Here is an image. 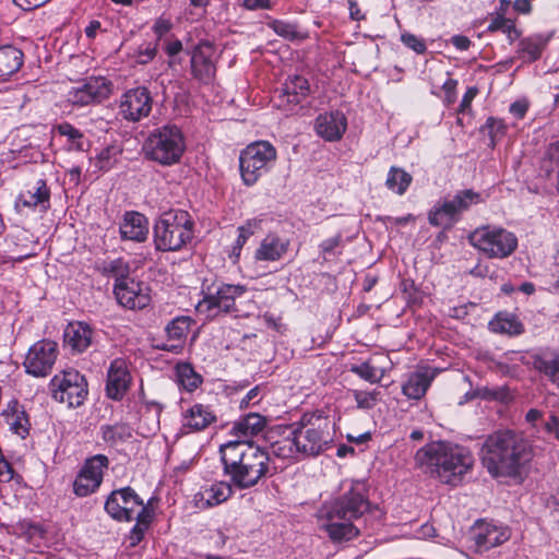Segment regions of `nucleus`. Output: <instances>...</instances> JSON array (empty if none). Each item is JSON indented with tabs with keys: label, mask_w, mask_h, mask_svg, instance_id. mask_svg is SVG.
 Wrapping results in <instances>:
<instances>
[{
	"label": "nucleus",
	"mask_w": 559,
	"mask_h": 559,
	"mask_svg": "<svg viewBox=\"0 0 559 559\" xmlns=\"http://www.w3.org/2000/svg\"><path fill=\"white\" fill-rule=\"evenodd\" d=\"M370 510L368 490L362 481H354L350 488L335 500L324 503L317 512L318 526L334 543L348 542L360 534L354 524Z\"/></svg>",
	"instance_id": "1"
},
{
	"label": "nucleus",
	"mask_w": 559,
	"mask_h": 559,
	"mask_svg": "<svg viewBox=\"0 0 559 559\" xmlns=\"http://www.w3.org/2000/svg\"><path fill=\"white\" fill-rule=\"evenodd\" d=\"M219 454L224 475L238 489L254 487L270 473V453L253 441H228Z\"/></svg>",
	"instance_id": "2"
},
{
	"label": "nucleus",
	"mask_w": 559,
	"mask_h": 559,
	"mask_svg": "<svg viewBox=\"0 0 559 559\" xmlns=\"http://www.w3.org/2000/svg\"><path fill=\"white\" fill-rule=\"evenodd\" d=\"M414 461L425 473L452 486H456L473 466V457L466 449L443 441L424 445Z\"/></svg>",
	"instance_id": "3"
},
{
	"label": "nucleus",
	"mask_w": 559,
	"mask_h": 559,
	"mask_svg": "<svg viewBox=\"0 0 559 559\" xmlns=\"http://www.w3.org/2000/svg\"><path fill=\"white\" fill-rule=\"evenodd\" d=\"M532 457V445L521 433L504 429L491 436V476L521 484Z\"/></svg>",
	"instance_id": "4"
},
{
	"label": "nucleus",
	"mask_w": 559,
	"mask_h": 559,
	"mask_svg": "<svg viewBox=\"0 0 559 559\" xmlns=\"http://www.w3.org/2000/svg\"><path fill=\"white\" fill-rule=\"evenodd\" d=\"M301 447L302 456H317L328 450L334 440L335 424L322 409L306 412L290 424Z\"/></svg>",
	"instance_id": "5"
},
{
	"label": "nucleus",
	"mask_w": 559,
	"mask_h": 559,
	"mask_svg": "<svg viewBox=\"0 0 559 559\" xmlns=\"http://www.w3.org/2000/svg\"><path fill=\"white\" fill-rule=\"evenodd\" d=\"M194 236V221L183 210H169L154 225V243L158 251H178Z\"/></svg>",
	"instance_id": "6"
},
{
	"label": "nucleus",
	"mask_w": 559,
	"mask_h": 559,
	"mask_svg": "<svg viewBox=\"0 0 559 559\" xmlns=\"http://www.w3.org/2000/svg\"><path fill=\"white\" fill-rule=\"evenodd\" d=\"M186 151V139L180 128L165 124L154 129L143 144L145 158L162 166L180 162Z\"/></svg>",
	"instance_id": "7"
},
{
	"label": "nucleus",
	"mask_w": 559,
	"mask_h": 559,
	"mask_svg": "<svg viewBox=\"0 0 559 559\" xmlns=\"http://www.w3.org/2000/svg\"><path fill=\"white\" fill-rule=\"evenodd\" d=\"M247 287L227 284L222 281L204 280L201 287L203 298L198 304V310L205 313L207 319L237 311L236 299L243 296Z\"/></svg>",
	"instance_id": "8"
},
{
	"label": "nucleus",
	"mask_w": 559,
	"mask_h": 559,
	"mask_svg": "<svg viewBox=\"0 0 559 559\" xmlns=\"http://www.w3.org/2000/svg\"><path fill=\"white\" fill-rule=\"evenodd\" d=\"M276 148L267 141H255L247 145L239 155L242 182L250 187L267 174L276 162Z\"/></svg>",
	"instance_id": "9"
},
{
	"label": "nucleus",
	"mask_w": 559,
	"mask_h": 559,
	"mask_svg": "<svg viewBox=\"0 0 559 559\" xmlns=\"http://www.w3.org/2000/svg\"><path fill=\"white\" fill-rule=\"evenodd\" d=\"M480 202V195L471 189L459 191L453 197L439 201L429 212L428 221L432 226L451 228L460 221L463 212Z\"/></svg>",
	"instance_id": "10"
},
{
	"label": "nucleus",
	"mask_w": 559,
	"mask_h": 559,
	"mask_svg": "<svg viewBox=\"0 0 559 559\" xmlns=\"http://www.w3.org/2000/svg\"><path fill=\"white\" fill-rule=\"evenodd\" d=\"M51 397L69 407H79L86 400L88 389L83 374L75 369L63 370L55 374L48 384Z\"/></svg>",
	"instance_id": "11"
},
{
	"label": "nucleus",
	"mask_w": 559,
	"mask_h": 559,
	"mask_svg": "<svg viewBox=\"0 0 559 559\" xmlns=\"http://www.w3.org/2000/svg\"><path fill=\"white\" fill-rule=\"evenodd\" d=\"M105 511L119 522H131L138 513L151 512L143 499L129 486L110 492L105 501Z\"/></svg>",
	"instance_id": "12"
},
{
	"label": "nucleus",
	"mask_w": 559,
	"mask_h": 559,
	"mask_svg": "<svg viewBox=\"0 0 559 559\" xmlns=\"http://www.w3.org/2000/svg\"><path fill=\"white\" fill-rule=\"evenodd\" d=\"M59 356L58 343L51 340L35 342L27 350L23 367L25 372L35 378L49 376Z\"/></svg>",
	"instance_id": "13"
},
{
	"label": "nucleus",
	"mask_w": 559,
	"mask_h": 559,
	"mask_svg": "<svg viewBox=\"0 0 559 559\" xmlns=\"http://www.w3.org/2000/svg\"><path fill=\"white\" fill-rule=\"evenodd\" d=\"M112 84L104 76H90L78 86L72 87L67 95L70 104L78 107L102 103L111 94Z\"/></svg>",
	"instance_id": "14"
},
{
	"label": "nucleus",
	"mask_w": 559,
	"mask_h": 559,
	"mask_svg": "<svg viewBox=\"0 0 559 559\" xmlns=\"http://www.w3.org/2000/svg\"><path fill=\"white\" fill-rule=\"evenodd\" d=\"M114 294L118 304L130 310L144 309L152 300L148 285L133 277L115 283Z\"/></svg>",
	"instance_id": "15"
},
{
	"label": "nucleus",
	"mask_w": 559,
	"mask_h": 559,
	"mask_svg": "<svg viewBox=\"0 0 559 559\" xmlns=\"http://www.w3.org/2000/svg\"><path fill=\"white\" fill-rule=\"evenodd\" d=\"M152 106L151 92L144 86H139L127 91L121 96L119 114L128 121L138 122L148 117Z\"/></svg>",
	"instance_id": "16"
},
{
	"label": "nucleus",
	"mask_w": 559,
	"mask_h": 559,
	"mask_svg": "<svg viewBox=\"0 0 559 559\" xmlns=\"http://www.w3.org/2000/svg\"><path fill=\"white\" fill-rule=\"evenodd\" d=\"M217 51L215 45L201 40L191 51V73L201 82L209 83L216 73Z\"/></svg>",
	"instance_id": "17"
},
{
	"label": "nucleus",
	"mask_w": 559,
	"mask_h": 559,
	"mask_svg": "<svg viewBox=\"0 0 559 559\" xmlns=\"http://www.w3.org/2000/svg\"><path fill=\"white\" fill-rule=\"evenodd\" d=\"M310 85L301 75L288 76L277 91V106L284 110H293L309 95Z\"/></svg>",
	"instance_id": "18"
},
{
	"label": "nucleus",
	"mask_w": 559,
	"mask_h": 559,
	"mask_svg": "<svg viewBox=\"0 0 559 559\" xmlns=\"http://www.w3.org/2000/svg\"><path fill=\"white\" fill-rule=\"evenodd\" d=\"M50 189L45 179H38L21 191L15 200V207L47 212L50 209Z\"/></svg>",
	"instance_id": "19"
},
{
	"label": "nucleus",
	"mask_w": 559,
	"mask_h": 559,
	"mask_svg": "<svg viewBox=\"0 0 559 559\" xmlns=\"http://www.w3.org/2000/svg\"><path fill=\"white\" fill-rule=\"evenodd\" d=\"M131 376L127 361L116 358L110 362L107 371L106 392L111 400L119 401L129 390Z\"/></svg>",
	"instance_id": "20"
},
{
	"label": "nucleus",
	"mask_w": 559,
	"mask_h": 559,
	"mask_svg": "<svg viewBox=\"0 0 559 559\" xmlns=\"http://www.w3.org/2000/svg\"><path fill=\"white\" fill-rule=\"evenodd\" d=\"M346 129L347 119L338 110L320 114L314 121L317 134L329 142L341 140Z\"/></svg>",
	"instance_id": "21"
},
{
	"label": "nucleus",
	"mask_w": 559,
	"mask_h": 559,
	"mask_svg": "<svg viewBox=\"0 0 559 559\" xmlns=\"http://www.w3.org/2000/svg\"><path fill=\"white\" fill-rule=\"evenodd\" d=\"M233 486L230 481H216L202 487L193 496L194 506L198 509L206 510L227 501L234 493Z\"/></svg>",
	"instance_id": "22"
},
{
	"label": "nucleus",
	"mask_w": 559,
	"mask_h": 559,
	"mask_svg": "<svg viewBox=\"0 0 559 559\" xmlns=\"http://www.w3.org/2000/svg\"><path fill=\"white\" fill-rule=\"evenodd\" d=\"M4 423L14 435L26 438L29 433L31 421L24 406L17 401H10L1 412Z\"/></svg>",
	"instance_id": "23"
},
{
	"label": "nucleus",
	"mask_w": 559,
	"mask_h": 559,
	"mask_svg": "<svg viewBox=\"0 0 559 559\" xmlns=\"http://www.w3.org/2000/svg\"><path fill=\"white\" fill-rule=\"evenodd\" d=\"M289 240L276 234L266 235L254 252L257 261L274 262L281 260L288 251Z\"/></svg>",
	"instance_id": "24"
},
{
	"label": "nucleus",
	"mask_w": 559,
	"mask_h": 559,
	"mask_svg": "<svg viewBox=\"0 0 559 559\" xmlns=\"http://www.w3.org/2000/svg\"><path fill=\"white\" fill-rule=\"evenodd\" d=\"M120 235L124 240L142 242L148 235V221L139 212H127L120 225Z\"/></svg>",
	"instance_id": "25"
},
{
	"label": "nucleus",
	"mask_w": 559,
	"mask_h": 559,
	"mask_svg": "<svg viewBox=\"0 0 559 559\" xmlns=\"http://www.w3.org/2000/svg\"><path fill=\"white\" fill-rule=\"evenodd\" d=\"M266 423V417L259 413H249L234 423L230 435L238 440L251 441L250 439L264 430Z\"/></svg>",
	"instance_id": "26"
},
{
	"label": "nucleus",
	"mask_w": 559,
	"mask_h": 559,
	"mask_svg": "<svg viewBox=\"0 0 559 559\" xmlns=\"http://www.w3.org/2000/svg\"><path fill=\"white\" fill-rule=\"evenodd\" d=\"M193 323L194 321L188 316L174 318L165 328L168 342L174 343L165 344L162 348L168 352H177L182 348Z\"/></svg>",
	"instance_id": "27"
},
{
	"label": "nucleus",
	"mask_w": 559,
	"mask_h": 559,
	"mask_svg": "<svg viewBox=\"0 0 559 559\" xmlns=\"http://www.w3.org/2000/svg\"><path fill=\"white\" fill-rule=\"evenodd\" d=\"M93 330L85 322H71L64 331V343L73 352L83 353L92 344Z\"/></svg>",
	"instance_id": "28"
},
{
	"label": "nucleus",
	"mask_w": 559,
	"mask_h": 559,
	"mask_svg": "<svg viewBox=\"0 0 559 559\" xmlns=\"http://www.w3.org/2000/svg\"><path fill=\"white\" fill-rule=\"evenodd\" d=\"M24 55L12 45L0 46V82H5L23 66Z\"/></svg>",
	"instance_id": "29"
},
{
	"label": "nucleus",
	"mask_w": 559,
	"mask_h": 559,
	"mask_svg": "<svg viewBox=\"0 0 559 559\" xmlns=\"http://www.w3.org/2000/svg\"><path fill=\"white\" fill-rule=\"evenodd\" d=\"M216 420L212 411L202 404H194L182 418V426L193 431H201Z\"/></svg>",
	"instance_id": "30"
},
{
	"label": "nucleus",
	"mask_w": 559,
	"mask_h": 559,
	"mask_svg": "<svg viewBox=\"0 0 559 559\" xmlns=\"http://www.w3.org/2000/svg\"><path fill=\"white\" fill-rule=\"evenodd\" d=\"M518 248L516 236L503 228L491 230V258H506Z\"/></svg>",
	"instance_id": "31"
},
{
	"label": "nucleus",
	"mask_w": 559,
	"mask_h": 559,
	"mask_svg": "<svg viewBox=\"0 0 559 559\" xmlns=\"http://www.w3.org/2000/svg\"><path fill=\"white\" fill-rule=\"evenodd\" d=\"M287 436L274 441L271 444L272 453L285 460H298L301 454V447L298 442L296 435L293 433V428L289 425L287 427Z\"/></svg>",
	"instance_id": "32"
},
{
	"label": "nucleus",
	"mask_w": 559,
	"mask_h": 559,
	"mask_svg": "<svg viewBox=\"0 0 559 559\" xmlns=\"http://www.w3.org/2000/svg\"><path fill=\"white\" fill-rule=\"evenodd\" d=\"M491 331L508 336H518L524 332V325L514 313L500 311L491 319Z\"/></svg>",
	"instance_id": "33"
},
{
	"label": "nucleus",
	"mask_w": 559,
	"mask_h": 559,
	"mask_svg": "<svg viewBox=\"0 0 559 559\" xmlns=\"http://www.w3.org/2000/svg\"><path fill=\"white\" fill-rule=\"evenodd\" d=\"M432 381V376L426 372H413L406 382L402 385V393L411 400H420L425 396Z\"/></svg>",
	"instance_id": "34"
},
{
	"label": "nucleus",
	"mask_w": 559,
	"mask_h": 559,
	"mask_svg": "<svg viewBox=\"0 0 559 559\" xmlns=\"http://www.w3.org/2000/svg\"><path fill=\"white\" fill-rule=\"evenodd\" d=\"M550 38L551 34H534L525 37L519 44L520 51L527 61H535L540 58Z\"/></svg>",
	"instance_id": "35"
},
{
	"label": "nucleus",
	"mask_w": 559,
	"mask_h": 559,
	"mask_svg": "<svg viewBox=\"0 0 559 559\" xmlns=\"http://www.w3.org/2000/svg\"><path fill=\"white\" fill-rule=\"evenodd\" d=\"M534 367L545 379L559 389V354L536 357Z\"/></svg>",
	"instance_id": "36"
},
{
	"label": "nucleus",
	"mask_w": 559,
	"mask_h": 559,
	"mask_svg": "<svg viewBox=\"0 0 559 559\" xmlns=\"http://www.w3.org/2000/svg\"><path fill=\"white\" fill-rule=\"evenodd\" d=\"M178 383L188 392L198 389L203 378L198 373L190 362H178L175 367Z\"/></svg>",
	"instance_id": "37"
},
{
	"label": "nucleus",
	"mask_w": 559,
	"mask_h": 559,
	"mask_svg": "<svg viewBox=\"0 0 559 559\" xmlns=\"http://www.w3.org/2000/svg\"><path fill=\"white\" fill-rule=\"evenodd\" d=\"M97 270L105 276H111L115 278V283L124 282L131 276L130 265L122 258L114 260H104L97 265Z\"/></svg>",
	"instance_id": "38"
},
{
	"label": "nucleus",
	"mask_w": 559,
	"mask_h": 559,
	"mask_svg": "<svg viewBox=\"0 0 559 559\" xmlns=\"http://www.w3.org/2000/svg\"><path fill=\"white\" fill-rule=\"evenodd\" d=\"M59 135L67 139L69 150L85 151L88 142L84 134L69 122H61L55 127Z\"/></svg>",
	"instance_id": "39"
},
{
	"label": "nucleus",
	"mask_w": 559,
	"mask_h": 559,
	"mask_svg": "<svg viewBox=\"0 0 559 559\" xmlns=\"http://www.w3.org/2000/svg\"><path fill=\"white\" fill-rule=\"evenodd\" d=\"M412 176L404 169L392 166L388 173L385 186L394 193L402 195L412 183Z\"/></svg>",
	"instance_id": "40"
},
{
	"label": "nucleus",
	"mask_w": 559,
	"mask_h": 559,
	"mask_svg": "<svg viewBox=\"0 0 559 559\" xmlns=\"http://www.w3.org/2000/svg\"><path fill=\"white\" fill-rule=\"evenodd\" d=\"M109 460L104 454H96L87 459L80 473L90 476L97 485L103 481L104 471L108 468Z\"/></svg>",
	"instance_id": "41"
},
{
	"label": "nucleus",
	"mask_w": 559,
	"mask_h": 559,
	"mask_svg": "<svg viewBox=\"0 0 559 559\" xmlns=\"http://www.w3.org/2000/svg\"><path fill=\"white\" fill-rule=\"evenodd\" d=\"M349 371L371 384L379 383L385 376V369L376 367L371 360L352 365Z\"/></svg>",
	"instance_id": "42"
},
{
	"label": "nucleus",
	"mask_w": 559,
	"mask_h": 559,
	"mask_svg": "<svg viewBox=\"0 0 559 559\" xmlns=\"http://www.w3.org/2000/svg\"><path fill=\"white\" fill-rule=\"evenodd\" d=\"M501 31L507 35L510 43L515 41L521 36V32L515 27V20L503 16L498 13L495 19H491V32Z\"/></svg>",
	"instance_id": "43"
},
{
	"label": "nucleus",
	"mask_w": 559,
	"mask_h": 559,
	"mask_svg": "<svg viewBox=\"0 0 559 559\" xmlns=\"http://www.w3.org/2000/svg\"><path fill=\"white\" fill-rule=\"evenodd\" d=\"M152 512H142L136 514L135 525L131 528L129 535V542L131 547L139 545L144 538V534L152 522Z\"/></svg>",
	"instance_id": "44"
},
{
	"label": "nucleus",
	"mask_w": 559,
	"mask_h": 559,
	"mask_svg": "<svg viewBox=\"0 0 559 559\" xmlns=\"http://www.w3.org/2000/svg\"><path fill=\"white\" fill-rule=\"evenodd\" d=\"M542 167L548 175L557 169V189L559 191V142L548 146Z\"/></svg>",
	"instance_id": "45"
},
{
	"label": "nucleus",
	"mask_w": 559,
	"mask_h": 559,
	"mask_svg": "<svg viewBox=\"0 0 559 559\" xmlns=\"http://www.w3.org/2000/svg\"><path fill=\"white\" fill-rule=\"evenodd\" d=\"M401 293L408 306H416L423 301V293L416 286L415 282L409 278L402 280L400 284Z\"/></svg>",
	"instance_id": "46"
},
{
	"label": "nucleus",
	"mask_w": 559,
	"mask_h": 559,
	"mask_svg": "<svg viewBox=\"0 0 559 559\" xmlns=\"http://www.w3.org/2000/svg\"><path fill=\"white\" fill-rule=\"evenodd\" d=\"M99 485L96 484L90 476L79 473L74 483L73 491L78 497H87L98 489Z\"/></svg>",
	"instance_id": "47"
},
{
	"label": "nucleus",
	"mask_w": 559,
	"mask_h": 559,
	"mask_svg": "<svg viewBox=\"0 0 559 559\" xmlns=\"http://www.w3.org/2000/svg\"><path fill=\"white\" fill-rule=\"evenodd\" d=\"M120 151L116 146H107L103 148L96 156L95 166L99 170H109L117 162Z\"/></svg>",
	"instance_id": "48"
},
{
	"label": "nucleus",
	"mask_w": 559,
	"mask_h": 559,
	"mask_svg": "<svg viewBox=\"0 0 559 559\" xmlns=\"http://www.w3.org/2000/svg\"><path fill=\"white\" fill-rule=\"evenodd\" d=\"M380 391H354V399L357 404V407L360 409H371L377 403L380 401Z\"/></svg>",
	"instance_id": "49"
},
{
	"label": "nucleus",
	"mask_w": 559,
	"mask_h": 559,
	"mask_svg": "<svg viewBox=\"0 0 559 559\" xmlns=\"http://www.w3.org/2000/svg\"><path fill=\"white\" fill-rule=\"evenodd\" d=\"M269 25L278 36L285 39L293 40L299 36L297 25L294 23L274 20Z\"/></svg>",
	"instance_id": "50"
},
{
	"label": "nucleus",
	"mask_w": 559,
	"mask_h": 559,
	"mask_svg": "<svg viewBox=\"0 0 559 559\" xmlns=\"http://www.w3.org/2000/svg\"><path fill=\"white\" fill-rule=\"evenodd\" d=\"M342 242L343 236L341 233L323 240L319 246L323 260L328 261L330 257L335 255L337 253V249L342 247Z\"/></svg>",
	"instance_id": "51"
},
{
	"label": "nucleus",
	"mask_w": 559,
	"mask_h": 559,
	"mask_svg": "<svg viewBox=\"0 0 559 559\" xmlns=\"http://www.w3.org/2000/svg\"><path fill=\"white\" fill-rule=\"evenodd\" d=\"M469 242L473 247L483 251L485 254L489 252V228L483 227L476 229L469 235Z\"/></svg>",
	"instance_id": "52"
},
{
	"label": "nucleus",
	"mask_w": 559,
	"mask_h": 559,
	"mask_svg": "<svg viewBox=\"0 0 559 559\" xmlns=\"http://www.w3.org/2000/svg\"><path fill=\"white\" fill-rule=\"evenodd\" d=\"M157 53V44H144L138 47L135 60L139 64H147Z\"/></svg>",
	"instance_id": "53"
},
{
	"label": "nucleus",
	"mask_w": 559,
	"mask_h": 559,
	"mask_svg": "<svg viewBox=\"0 0 559 559\" xmlns=\"http://www.w3.org/2000/svg\"><path fill=\"white\" fill-rule=\"evenodd\" d=\"M401 41L416 53H424L427 50L425 40L412 33H403L401 35Z\"/></svg>",
	"instance_id": "54"
},
{
	"label": "nucleus",
	"mask_w": 559,
	"mask_h": 559,
	"mask_svg": "<svg viewBox=\"0 0 559 559\" xmlns=\"http://www.w3.org/2000/svg\"><path fill=\"white\" fill-rule=\"evenodd\" d=\"M102 435H103V439L106 442L115 443L124 438L126 427L123 425L103 426Z\"/></svg>",
	"instance_id": "55"
},
{
	"label": "nucleus",
	"mask_w": 559,
	"mask_h": 559,
	"mask_svg": "<svg viewBox=\"0 0 559 559\" xmlns=\"http://www.w3.org/2000/svg\"><path fill=\"white\" fill-rule=\"evenodd\" d=\"M511 536L510 528L506 525H491V547L507 542Z\"/></svg>",
	"instance_id": "56"
},
{
	"label": "nucleus",
	"mask_w": 559,
	"mask_h": 559,
	"mask_svg": "<svg viewBox=\"0 0 559 559\" xmlns=\"http://www.w3.org/2000/svg\"><path fill=\"white\" fill-rule=\"evenodd\" d=\"M171 27L173 23L170 22V20L158 17L153 25V31L156 34L157 38L160 39L171 29Z\"/></svg>",
	"instance_id": "57"
},
{
	"label": "nucleus",
	"mask_w": 559,
	"mask_h": 559,
	"mask_svg": "<svg viewBox=\"0 0 559 559\" xmlns=\"http://www.w3.org/2000/svg\"><path fill=\"white\" fill-rule=\"evenodd\" d=\"M528 109V102L526 99H519L510 105V112L516 118H524Z\"/></svg>",
	"instance_id": "58"
},
{
	"label": "nucleus",
	"mask_w": 559,
	"mask_h": 559,
	"mask_svg": "<svg viewBox=\"0 0 559 559\" xmlns=\"http://www.w3.org/2000/svg\"><path fill=\"white\" fill-rule=\"evenodd\" d=\"M259 393H260V388L257 385L254 388H252L240 401L239 403V407L240 408H247L249 407L251 404H255L258 403L259 399Z\"/></svg>",
	"instance_id": "59"
},
{
	"label": "nucleus",
	"mask_w": 559,
	"mask_h": 559,
	"mask_svg": "<svg viewBox=\"0 0 559 559\" xmlns=\"http://www.w3.org/2000/svg\"><path fill=\"white\" fill-rule=\"evenodd\" d=\"M471 548L476 552H485L489 549L487 546V535L486 534H477L473 537V544Z\"/></svg>",
	"instance_id": "60"
},
{
	"label": "nucleus",
	"mask_w": 559,
	"mask_h": 559,
	"mask_svg": "<svg viewBox=\"0 0 559 559\" xmlns=\"http://www.w3.org/2000/svg\"><path fill=\"white\" fill-rule=\"evenodd\" d=\"M457 85V81L453 79H448L444 81L442 88L447 95L448 103H452L455 99V88Z\"/></svg>",
	"instance_id": "61"
},
{
	"label": "nucleus",
	"mask_w": 559,
	"mask_h": 559,
	"mask_svg": "<svg viewBox=\"0 0 559 559\" xmlns=\"http://www.w3.org/2000/svg\"><path fill=\"white\" fill-rule=\"evenodd\" d=\"M251 230L246 226L238 227V237L235 241V250H241L249 236L251 235Z\"/></svg>",
	"instance_id": "62"
},
{
	"label": "nucleus",
	"mask_w": 559,
	"mask_h": 559,
	"mask_svg": "<svg viewBox=\"0 0 559 559\" xmlns=\"http://www.w3.org/2000/svg\"><path fill=\"white\" fill-rule=\"evenodd\" d=\"M248 10H265L271 8V0H243Z\"/></svg>",
	"instance_id": "63"
},
{
	"label": "nucleus",
	"mask_w": 559,
	"mask_h": 559,
	"mask_svg": "<svg viewBox=\"0 0 559 559\" xmlns=\"http://www.w3.org/2000/svg\"><path fill=\"white\" fill-rule=\"evenodd\" d=\"M513 400V395L507 389H501L499 391H491V401H499L502 404H508Z\"/></svg>",
	"instance_id": "64"
}]
</instances>
